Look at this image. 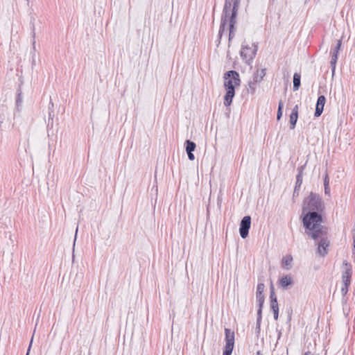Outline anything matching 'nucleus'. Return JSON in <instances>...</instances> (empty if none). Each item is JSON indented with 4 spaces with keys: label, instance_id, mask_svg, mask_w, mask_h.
<instances>
[{
    "label": "nucleus",
    "instance_id": "f257e3e1",
    "mask_svg": "<svg viewBox=\"0 0 355 355\" xmlns=\"http://www.w3.org/2000/svg\"><path fill=\"white\" fill-rule=\"evenodd\" d=\"M324 208V202L320 196L312 192L304 200L302 204L301 218L305 233L314 240L326 233L322 225Z\"/></svg>",
    "mask_w": 355,
    "mask_h": 355
},
{
    "label": "nucleus",
    "instance_id": "f03ea898",
    "mask_svg": "<svg viewBox=\"0 0 355 355\" xmlns=\"http://www.w3.org/2000/svg\"><path fill=\"white\" fill-rule=\"evenodd\" d=\"M223 87L225 94L223 96L224 105L229 107L232 103L233 98L235 96V89L241 85L240 76L236 71H228L224 73Z\"/></svg>",
    "mask_w": 355,
    "mask_h": 355
},
{
    "label": "nucleus",
    "instance_id": "7ed1b4c3",
    "mask_svg": "<svg viewBox=\"0 0 355 355\" xmlns=\"http://www.w3.org/2000/svg\"><path fill=\"white\" fill-rule=\"evenodd\" d=\"M241 0H225L224 6V17L222 19L221 25L219 30V34L222 35L225 31V25L230 22V32L232 33L237 11L240 5Z\"/></svg>",
    "mask_w": 355,
    "mask_h": 355
},
{
    "label": "nucleus",
    "instance_id": "20e7f679",
    "mask_svg": "<svg viewBox=\"0 0 355 355\" xmlns=\"http://www.w3.org/2000/svg\"><path fill=\"white\" fill-rule=\"evenodd\" d=\"M257 51V46L252 41H244L240 50V55L243 60L250 64L254 58Z\"/></svg>",
    "mask_w": 355,
    "mask_h": 355
},
{
    "label": "nucleus",
    "instance_id": "39448f33",
    "mask_svg": "<svg viewBox=\"0 0 355 355\" xmlns=\"http://www.w3.org/2000/svg\"><path fill=\"white\" fill-rule=\"evenodd\" d=\"M352 275V268L350 263L347 261L343 263V272H342V286L340 291L343 295H345L349 290V286L351 284V278Z\"/></svg>",
    "mask_w": 355,
    "mask_h": 355
},
{
    "label": "nucleus",
    "instance_id": "423d86ee",
    "mask_svg": "<svg viewBox=\"0 0 355 355\" xmlns=\"http://www.w3.org/2000/svg\"><path fill=\"white\" fill-rule=\"evenodd\" d=\"M234 345V334L228 329H225V346L223 355H231Z\"/></svg>",
    "mask_w": 355,
    "mask_h": 355
},
{
    "label": "nucleus",
    "instance_id": "0eeeda50",
    "mask_svg": "<svg viewBox=\"0 0 355 355\" xmlns=\"http://www.w3.org/2000/svg\"><path fill=\"white\" fill-rule=\"evenodd\" d=\"M324 234L319 237L320 240L318 243L316 252L320 257H324L327 254L329 251V241L327 237H324Z\"/></svg>",
    "mask_w": 355,
    "mask_h": 355
},
{
    "label": "nucleus",
    "instance_id": "6e6552de",
    "mask_svg": "<svg viewBox=\"0 0 355 355\" xmlns=\"http://www.w3.org/2000/svg\"><path fill=\"white\" fill-rule=\"evenodd\" d=\"M251 225V218L249 216H245L243 218L240 223L239 232L243 239H245L249 233V230Z\"/></svg>",
    "mask_w": 355,
    "mask_h": 355
},
{
    "label": "nucleus",
    "instance_id": "1a4fd4ad",
    "mask_svg": "<svg viewBox=\"0 0 355 355\" xmlns=\"http://www.w3.org/2000/svg\"><path fill=\"white\" fill-rule=\"evenodd\" d=\"M265 290V285L263 283H259L257 286L256 298L259 306L258 314L261 315V309L264 302V295L263 292Z\"/></svg>",
    "mask_w": 355,
    "mask_h": 355
},
{
    "label": "nucleus",
    "instance_id": "9d476101",
    "mask_svg": "<svg viewBox=\"0 0 355 355\" xmlns=\"http://www.w3.org/2000/svg\"><path fill=\"white\" fill-rule=\"evenodd\" d=\"M294 283L293 278L289 275H285L279 277L278 280L279 286L282 289H287L292 286Z\"/></svg>",
    "mask_w": 355,
    "mask_h": 355
},
{
    "label": "nucleus",
    "instance_id": "9b49d317",
    "mask_svg": "<svg viewBox=\"0 0 355 355\" xmlns=\"http://www.w3.org/2000/svg\"><path fill=\"white\" fill-rule=\"evenodd\" d=\"M293 257L291 254H286L284 256L281 261L282 267L286 270H289L293 268Z\"/></svg>",
    "mask_w": 355,
    "mask_h": 355
},
{
    "label": "nucleus",
    "instance_id": "f8f14e48",
    "mask_svg": "<svg viewBox=\"0 0 355 355\" xmlns=\"http://www.w3.org/2000/svg\"><path fill=\"white\" fill-rule=\"evenodd\" d=\"M325 102L326 98L324 96H320L318 97L315 106V116L318 117L322 114L325 105Z\"/></svg>",
    "mask_w": 355,
    "mask_h": 355
},
{
    "label": "nucleus",
    "instance_id": "ddd939ff",
    "mask_svg": "<svg viewBox=\"0 0 355 355\" xmlns=\"http://www.w3.org/2000/svg\"><path fill=\"white\" fill-rule=\"evenodd\" d=\"M186 144H187V146H186V151L187 153V155H188V157L190 160H194L195 159V156L193 154V151L195 150V148H196V144L193 141H191L189 140H187L186 141Z\"/></svg>",
    "mask_w": 355,
    "mask_h": 355
},
{
    "label": "nucleus",
    "instance_id": "4468645a",
    "mask_svg": "<svg viewBox=\"0 0 355 355\" xmlns=\"http://www.w3.org/2000/svg\"><path fill=\"white\" fill-rule=\"evenodd\" d=\"M298 119V105H295L290 115L291 128L294 129Z\"/></svg>",
    "mask_w": 355,
    "mask_h": 355
},
{
    "label": "nucleus",
    "instance_id": "2eb2a0df",
    "mask_svg": "<svg viewBox=\"0 0 355 355\" xmlns=\"http://www.w3.org/2000/svg\"><path fill=\"white\" fill-rule=\"evenodd\" d=\"M265 76H266V70L264 69L257 70L253 76L254 82H255V83L261 82Z\"/></svg>",
    "mask_w": 355,
    "mask_h": 355
},
{
    "label": "nucleus",
    "instance_id": "dca6fc26",
    "mask_svg": "<svg viewBox=\"0 0 355 355\" xmlns=\"http://www.w3.org/2000/svg\"><path fill=\"white\" fill-rule=\"evenodd\" d=\"M302 183V171L300 170L299 171L298 175H297L296 184L294 191V195H298L297 191L300 189Z\"/></svg>",
    "mask_w": 355,
    "mask_h": 355
},
{
    "label": "nucleus",
    "instance_id": "f3484780",
    "mask_svg": "<svg viewBox=\"0 0 355 355\" xmlns=\"http://www.w3.org/2000/svg\"><path fill=\"white\" fill-rule=\"evenodd\" d=\"M270 300H271L270 306H271L272 311H279L278 302L277 300V297L275 295V293L273 291H272V293L270 294Z\"/></svg>",
    "mask_w": 355,
    "mask_h": 355
},
{
    "label": "nucleus",
    "instance_id": "a211bd4d",
    "mask_svg": "<svg viewBox=\"0 0 355 355\" xmlns=\"http://www.w3.org/2000/svg\"><path fill=\"white\" fill-rule=\"evenodd\" d=\"M324 193L328 196L331 195V190L329 187V178L327 173L325 174L324 177Z\"/></svg>",
    "mask_w": 355,
    "mask_h": 355
},
{
    "label": "nucleus",
    "instance_id": "6ab92c4d",
    "mask_svg": "<svg viewBox=\"0 0 355 355\" xmlns=\"http://www.w3.org/2000/svg\"><path fill=\"white\" fill-rule=\"evenodd\" d=\"M300 75L295 73L293 76V90L297 91L300 86Z\"/></svg>",
    "mask_w": 355,
    "mask_h": 355
},
{
    "label": "nucleus",
    "instance_id": "aec40b11",
    "mask_svg": "<svg viewBox=\"0 0 355 355\" xmlns=\"http://www.w3.org/2000/svg\"><path fill=\"white\" fill-rule=\"evenodd\" d=\"M337 60H338V58H337L336 55H331V67H332V72L333 73L335 71L336 64Z\"/></svg>",
    "mask_w": 355,
    "mask_h": 355
},
{
    "label": "nucleus",
    "instance_id": "412c9836",
    "mask_svg": "<svg viewBox=\"0 0 355 355\" xmlns=\"http://www.w3.org/2000/svg\"><path fill=\"white\" fill-rule=\"evenodd\" d=\"M340 46H341V41L338 40L337 45L335 47L331 55H336V57L338 58V51L340 50Z\"/></svg>",
    "mask_w": 355,
    "mask_h": 355
},
{
    "label": "nucleus",
    "instance_id": "4be33fe9",
    "mask_svg": "<svg viewBox=\"0 0 355 355\" xmlns=\"http://www.w3.org/2000/svg\"><path fill=\"white\" fill-rule=\"evenodd\" d=\"M282 108H283V103L282 102H280L279 103V107H278V111H277V120H279L282 116Z\"/></svg>",
    "mask_w": 355,
    "mask_h": 355
},
{
    "label": "nucleus",
    "instance_id": "5701e85b",
    "mask_svg": "<svg viewBox=\"0 0 355 355\" xmlns=\"http://www.w3.org/2000/svg\"><path fill=\"white\" fill-rule=\"evenodd\" d=\"M256 83H257L254 82V80L252 81L249 82L248 83L249 87L250 88L252 92H254L256 89Z\"/></svg>",
    "mask_w": 355,
    "mask_h": 355
},
{
    "label": "nucleus",
    "instance_id": "b1692460",
    "mask_svg": "<svg viewBox=\"0 0 355 355\" xmlns=\"http://www.w3.org/2000/svg\"><path fill=\"white\" fill-rule=\"evenodd\" d=\"M22 103V96L21 94H19L17 97L16 104L17 107H19Z\"/></svg>",
    "mask_w": 355,
    "mask_h": 355
},
{
    "label": "nucleus",
    "instance_id": "393cba45",
    "mask_svg": "<svg viewBox=\"0 0 355 355\" xmlns=\"http://www.w3.org/2000/svg\"><path fill=\"white\" fill-rule=\"evenodd\" d=\"M352 257L353 260L355 262V238H354V244H353V248H352Z\"/></svg>",
    "mask_w": 355,
    "mask_h": 355
},
{
    "label": "nucleus",
    "instance_id": "a878e982",
    "mask_svg": "<svg viewBox=\"0 0 355 355\" xmlns=\"http://www.w3.org/2000/svg\"><path fill=\"white\" fill-rule=\"evenodd\" d=\"M273 313H274V318H275V320H277L279 317V311H274Z\"/></svg>",
    "mask_w": 355,
    "mask_h": 355
},
{
    "label": "nucleus",
    "instance_id": "bb28decb",
    "mask_svg": "<svg viewBox=\"0 0 355 355\" xmlns=\"http://www.w3.org/2000/svg\"><path fill=\"white\" fill-rule=\"evenodd\" d=\"M32 343H33V338L31 339V343H30V345H29V347H28V352H27L26 355H28V354H29V351H30Z\"/></svg>",
    "mask_w": 355,
    "mask_h": 355
},
{
    "label": "nucleus",
    "instance_id": "cd10ccee",
    "mask_svg": "<svg viewBox=\"0 0 355 355\" xmlns=\"http://www.w3.org/2000/svg\"><path fill=\"white\" fill-rule=\"evenodd\" d=\"M304 355H311L309 352L305 353Z\"/></svg>",
    "mask_w": 355,
    "mask_h": 355
},
{
    "label": "nucleus",
    "instance_id": "c85d7f7f",
    "mask_svg": "<svg viewBox=\"0 0 355 355\" xmlns=\"http://www.w3.org/2000/svg\"><path fill=\"white\" fill-rule=\"evenodd\" d=\"M77 232H78V230H76V235L77 234Z\"/></svg>",
    "mask_w": 355,
    "mask_h": 355
}]
</instances>
